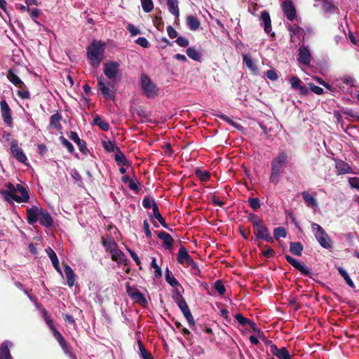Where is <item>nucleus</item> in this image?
<instances>
[{"label":"nucleus","instance_id":"nucleus-1","mask_svg":"<svg viewBox=\"0 0 359 359\" xmlns=\"http://www.w3.org/2000/svg\"><path fill=\"white\" fill-rule=\"evenodd\" d=\"M289 161V156L285 151H280L271 163L270 182L277 184L281 178L284 169Z\"/></svg>","mask_w":359,"mask_h":359},{"label":"nucleus","instance_id":"nucleus-2","mask_svg":"<svg viewBox=\"0 0 359 359\" xmlns=\"http://www.w3.org/2000/svg\"><path fill=\"white\" fill-rule=\"evenodd\" d=\"M105 46L100 41H94L87 48V57L92 67H97L103 58Z\"/></svg>","mask_w":359,"mask_h":359},{"label":"nucleus","instance_id":"nucleus-3","mask_svg":"<svg viewBox=\"0 0 359 359\" xmlns=\"http://www.w3.org/2000/svg\"><path fill=\"white\" fill-rule=\"evenodd\" d=\"M6 190L0 191V194L2 198L6 201L11 203L13 201H16L18 203L22 202V197L17 195V191H19L22 195V184H18L15 187L11 182L6 184Z\"/></svg>","mask_w":359,"mask_h":359},{"label":"nucleus","instance_id":"nucleus-4","mask_svg":"<svg viewBox=\"0 0 359 359\" xmlns=\"http://www.w3.org/2000/svg\"><path fill=\"white\" fill-rule=\"evenodd\" d=\"M311 229L314 231L316 240L323 248L325 249L332 248L331 238L320 225L313 223Z\"/></svg>","mask_w":359,"mask_h":359},{"label":"nucleus","instance_id":"nucleus-5","mask_svg":"<svg viewBox=\"0 0 359 359\" xmlns=\"http://www.w3.org/2000/svg\"><path fill=\"white\" fill-rule=\"evenodd\" d=\"M142 90L148 97H154L158 95V88L157 86L152 82L149 76L142 74L140 77Z\"/></svg>","mask_w":359,"mask_h":359},{"label":"nucleus","instance_id":"nucleus-6","mask_svg":"<svg viewBox=\"0 0 359 359\" xmlns=\"http://www.w3.org/2000/svg\"><path fill=\"white\" fill-rule=\"evenodd\" d=\"M126 292L132 300L140 305L146 307L148 302L144 295L137 288L130 286L129 283H126Z\"/></svg>","mask_w":359,"mask_h":359},{"label":"nucleus","instance_id":"nucleus-7","mask_svg":"<svg viewBox=\"0 0 359 359\" xmlns=\"http://www.w3.org/2000/svg\"><path fill=\"white\" fill-rule=\"evenodd\" d=\"M254 234L255 236V241L262 239L270 243H273V238L271 236L269 229L264 223L254 228Z\"/></svg>","mask_w":359,"mask_h":359},{"label":"nucleus","instance_id":"nucleus-8","mask_svg":"<svg viewBox=\"0 0 359 359\" xmlns=\"http://www.w3.org/2000/svg\"><path fill=\"white\" fill-rule=\"evenodd\" d=\"M311 51L307 46L302 45L298 49L297 60L300 65L308 66L311 61Z\"/></svg>","mask_w":359,"mask_h":359},{"label":"nucleus","instance_id":"nucleus-9","mask_svg":"<svg viewBox=\"0 0 359 359\" xmlns=\"http://www.w3.org/2000/svg\"><path fill=\"white\" fill-rule=\"evenodd\" d=\"M179 309L183 313L184 316L187 319L189 327L194 330L196 334H198V332L197 331V327L195 325V320L194 318L191 313V311L186 302H181L180 304H177Z\"/></svg>","mask_w":359,"mask_h":359},{"label":"nucleus","instance_id":"nucleus-10","mask_svg":"<svg viewBox=\"0 0 359 359\" xmlns=\"http://www.w3.org/2000/svg\"><path fill=\"white\" fill-rule=\"evenodd\" d=\"M97 89L106 98L112 100L114 97L113 86L109 82L105 83L102 77L98 79Z\"/></svg>","mask_w":359,"mask_h":359},{"label":"nucleus","instance_id":"nucleus-11","mask_svg":"<svg viewBox=\"0 0 359 359\" xmlns=\"http://www.w3.org/2000/svg\"><path fill=\"white\" fill-rule=\"evenodd\" d=\"M120 64L118 62H107L104 64V74L109 79H114L118 73Z\"/></svg>","mask_w":359,"mask_h":359},{"label":"nucleus","instance_id":"nucleus-12","mask_svg":"<svg viewBox=\"0 0 359 359\" xmlns=\"http://www.w3.org/2000/svg\"><path fill=\"white\" fill-rule=\"evenodd\" d=\"M216 115L222 120L232 126L235 129L243 132L244 128L238 121H241L240 118L233 117L231 114H216Z\"/></svg>","mask_w":359,"mask_h":359},{"label":"nucleus","instance_id":"nucleus-13","mask_svg":"<svg viewBox=\"0 0 359 359\" xmlns=\"http://www.w3.org/2000/svg\"><path fill=\"white\" fill-rule=\"evenodd\" d=\"M282 10L290 21H292L296 17V9L292 0H285L282 3Z\"/></svg>","mask_w":359,"mask_h":359},{"label":"nucleus","instance_id":"nucleus-14","mask_svg":"<svg viewBox=\"0 0 359 359\" xmlns=\"http://www.w3.org/2000/svg\"><path fill=\"white\" fill-rule=\"evenodd\" d=\"M269 342L271 344L270 351L273 355L279 359H292L291 355L285 347L279 348L276 344H272L271 341Z\"/></svg>","mask_w":359,"mask_h":359},{"label":"nucleus","instance_id":"nucleus-15","mask_svg":"<svg viewBox=\"0 0 359 359\" xmlns=\"http://www.w3.org/2000/svg\"><path fill=\"white\" fill-rule=\"evenodd\" d=\"M41 210V208L36 205H32V208L27 209V221L29 224L34 225L39 221Z\"/></svg>","mask_w":359,"mask_h":359},{"label":"nucleus","instance_id":"nucleus-16","mask_svg":"<svg viewBox=\"0 0 359 359\" xmlns=\"http://www.w3.org/2000/svg\"><path fill=\"white\" fill-rule=\"evenodd\" d=\"M285 257L287 262L296 269H297L302 275L309 276V278H312V273L309 271L308 268L302 265L294 258L292 257L289 255H285Z\"/></svg>","mask_w":359,"mask_h":359},{"label":"nucleus","instance_id":"nucleus-17","mask_svg":"<svg viewBox=\"0 0 359 359\" xmlns=\"http://www.w3.org/2000/svg\"><path fill=\"white\" fill-rule=\"evenodd\" d=\"M177 259L180 264H186L187 266L193 264V262H194L193 258L188 253L187 248L184 246L180 247Z\"/></svg>","mask_w":359,"mask_h":359},{"label":"nucleus","instance_id":"nucleus-18","mask_svg":"<svg viewBox=\"0 0 359 359\" xmlns=\"http://www.w3.org/2000/svg\"><path fill=\"white\" fill-rule=\"evenodd\" d=\"M290 83L291 87L295 90L299 91L302 95H307L309 90L307 87L303 84L302 81L297 76H292L290 79Z\"/></svg>","mask_w":359,"mask_h":359},{"label":"nucleus","instance_id":"nucleus-19","mask_svg":"<svg viewBox=\"0 0 359 359\" xmlns=\"http://www.w3.org/2000/svg\"><path fill=\"white\" fill-rule=\"evenodd\" d=\"M69 137L77 144L79 151L83 154L86 155L89 152V149L87 148L86 142L80 139L78 134L76 132L71 131Z\"/></svg>","mask_w":359,"mask_h":359},{"label":"nucleus","instance_id":"nucleus-20","mask_svg":"<svg viewBox=\"0 0 359 359\" xmlns=\"http://www.w3.org/2000/svg\"><path fill=\"white\" fill-rule=\"evenodd\" d=\"M158 238L163 241V246L168 250H172L173 249L174 239L172 237L165 231H160L157 234Z\"/></svg>","mask_w":359,"mask_h":359},{"label":"nucleus","instance_id":"nucleus-21","mask_svg":"<svg viewBox=\"0 0 359 359\" xmlns=\"http://www.w3.org/2000/svg\"><path fill=\"white\" fill-rule=\"evenodd\" d=\"M259 20L260 25L263 26L265 32L269 34L272 31L269 13L265 11H262Z\"/></svg>","mask_w":359,"mask_h":359},{"label":"nucleus","instance_id":"nucleus-22","mask_svg":"<svg viewBox=\"0 0 359 359\" xmlns=\"http://www.w3.org/2000/svg\"><path fill=\"white\" fill-rule=\"evenodd\" d=\"M39 222L41 225L50 228L53 225V219L51 215L42 208L39 216Z\"/></svg>","mask_w":359,"mask_h":359},{"label":"nucleus","instance_id":"nucleus-23","mask_svg":"<svg viewBox=\"0 0 359 359\" xmlns=\"http://www.w3.org/2000/svg\"><path fill=\"white\" fill-rule=\"evenodd\" d=\"M18 73L19 71L16 69V68H11L8 71L7 78L9 80V81L14 84L15 86L20 87V85L22 84V81L18 76Z\"/></svg>","mask_w":359,"mask_h":359},{"label":"nucleus","instance_id":"nucleus-24","mask_svg":"<svg viewBox=\"0 0 359 359\" xmlns=\"http://www.w3.org/2000/svg\"><path fill=\"white\" fill-rule=\"evenodd\" d=\"M111 260L119 264L127 265L128 259L125 254L118 248L111 253Z\"/></svg>","mask_w":359,"mask_h":359},{"label":"nucleus","instance_id":"nucleus-25","mask_svg":"<svg viewBox=\"0 0 359 359\" xmlns=\"http://www.w3.org/2000/svg\"><path fill=\"white\" fill-rule=\"evenodd\" d=\"M27 11L30 17V18L38 25H41V23L37 20L40 17L42 11L41 9L38 8L37 6L35 7H26L24 6V11Z\"/></svg>","mask_w":359,"mask_h":359},{"label":"nucleus","instance_id":"nucleus-26","mask_svg":"<svg viewBox=\"0 0 359 359\" xmlns=\"http://www.w3.org/2000/svg\"><path fill=\"white\" fill-rule=\"evenodd\" d=\"M62 117L60 116V114H53V116H51L50 118V123L48 126V128H55L58 132H60L61 134L62 133V125L60 123V120Z\"/></svg>","mask_w":359,"mask_h":359},{"label":"nucleus","instance_id":"nucleus-27","mask_svg":"<svg viewBox=\"0 0 359 359\" xmlns=\"http://www.w3.org/2000/svg\"><path fill=\"white\" fill-rule=\"evenodd\" d=\"M153 114H137V117H135V120L137 123H150L157 124L159 123L155 118H153Z\"/></svg>","mask_w":359,"mask_h":359},{"label":"nucleus","instance_id":"nucleus-28","mask_svg":"<svg viewBox=\"0 0 359 359\" xmlns=\"http://www.w3.org/2000/svg\"><path fill=\"white\" fill-rule=\"evenodd\" d=\"M101 243L105 248L106 251L109 252L110 254L118 248V245L113 237H109L107 239L102 237Z\"/></svg>","mask_w":359,"mask_h":359},{"label":"nucleus","instance_id":"nucleus-29","mask_svg":"<svg viewBox=\"0 0 359 359\" xmlns=\"http://www.w3.org/2000/svg\"><path fill=\"white\" fill-rule=\"evenodd\" d=\"M46 252L48 255L50 259L51 260L53 266H54L55 270L59 273H62L61 269L60 268L59 259L55 251L51 248L48 247V248L46 249Z\"/></svg>","mask_w":359,"mask_h":359},{"label":"nucleus","instance_id":"nucleus-30","mask_svg":"<svg viewBox=\"0 0 359 359\" xmlns=\"http://www.w3.org/2000/svg\"><path fill=\"white\" fill-rule=\"evenodd\" d=\"M289 31L290 32V35L292 39L294 36H297L299 41H304V30L299 26L297 25H290Z\"/></svg>","mask_w":359,"mask_h":359},{"label":"nucleus","instance_id":"nucleus-31","mask_svg":"<svg viewBox=\"0 0 359 359\" xmlns=\"http://www.w3.org/2000/svg\"><path fill=\"white\" fill-rule=\"evenodd\" d=\"M64 271L67 279V284L72 287L75 283L76 275L72 269L67 264H64Z\"/></svg>","mask_w":359,"mask_h":359},{"label":"nucleus","instance_id":"nucleus-32","mask_svg":"<svg viewBox=\"0 0 359 359\" xmlns=\"http://www.w3.org/2000/svg\"><path fill=\"white\" fill-rule=\"evenodd\" d=\"M302 198L308 207L316 208L318 205L316 199L308 191H304L302 193Z\"/></svg>","mask_w":359,"mask_h":359},{"label":"nucleus","instance_id":"nucleus-33","mask_svg":"<svg viewBox=\"0 0 359 359\" xmlns=\"http://www.w3.org/2000/svg\"><path fill=\"white\" fill-rule=\"evenodd\" d=\"M153 216L161 223V224L164 228L168 229V226L167 223L165 222V219L161 215L158 205L156 203V201H153Z\"/></svg>","mask_w":359,"mask_h":359},{"label":"nucleus","instance_id":"nucleus-34","mask_svg":"<svg viewBox=\"0 0 359 359\" xmlns=\"http://www.w3.org/2000/svg\"><path fill=\"white\" fill-rule=\"evenodd\" d=\"M187 55L191 60L201 62V53L196 48V47H189L186 50Z\"/></svg>","mask_w":359,"mask_h":359},{"label":"nucleus","instance_id":"nucleus-35","mask_svg":"<svg viewBox=\"0 0 359 359\" xmlns=\"http://www.w3.org/2000/svg\"><path fill=\"white\" fill-rule=\"evenodd\" d=\"M167 6L170 13L178 18L180 16L178 0H167Z\"/></svg>","mask_w":359,"mask_h":359},{"label":"nucleus","instance_id":"nucleus-36","mask_svg":"<svg viewBox=\"0 0 359 359\" xmlns=\"http://www.w3.org/2000/svg\"><path fill=\"white\" fill-rule=\"evenodd\" d=\"M165 280L168 283H169L172 287H180V288L184 291V288L180 285L179 281L172 275L169 269L167 267L165 271Z\"/></svg>","mask_w":359,"mask_h":359},{"label":"nucleus","instance_id":"nucleus-37","mask_svg":"<svg viewBox=\"0 0 359 359\" xmlns=\"http://www.w3.org/2000/svg\"><path fill=\"white\" fill-rule=\"evenodd\" d=\"M303 250V245L300 242H291L290 243V251L294 255L301 256Z\"/></svg>","mask_w":359,"mask_h":359},{"label":"nucleus","instance_id":"nucleus-38","mask_svg":"<svg viewBox=\"0 0 359 359\" xmlns=\"http://www.w3.org/2000/svg\"><path fill=\"white\" fill-rule=\"evenodd\" d=\"M187 24L189 29L191 31H196L199 28L201 22L196 17L189 15L187 18Z\"/></svg>","mask_w":359,"mask_h":359},{"label":"nucleus","instance_id":"nucleus-39","mask_svg":"<svg viewBox=\"0 0 359 359\" xmlns=\"http://www.w3.org/2000/svg\"><path fill=\"white\" fill-rule=\"evenodd\" d=\"M243 63L246 65V67L252 72H257V67L250 55L247 54L243 55Z\"/></svg>","mask_w":359,"mask_h":359},{"label":"nucleus","instance_id":"nucleus-40","mask_svg":"<svg viewBox=\"0 0 359 359\" xmlns=\"http://www.w3.org/2000/svg\"><path fill=\"white\" fill-rule=\"evenodd\" d=\"M11 152L13 155L20 162L22 163V151L20 148L18 144L15 142H12L11 147Z\"/></svg>","mask_w":359,"mask_h":359},{"label":"nucleus","instance_id":"nucleus-41","mask_svg":"<svg viewBox=\"0 0 359 359\" xmlns=\"http://www.w3.org/2000/svg\"><path fill=\"white\" fill-rule=\"evenodd\" d=\"M7 341H4L0 348V359H11Z\"/></svg>","mask_w":359,"mask_h":359},{"label":"nucleus","instance_id":"nucleus-42","mask_svg":"<svg viewBox=\"0 0 359 359\" xmlns=\"http://www.w3.org/2000/svg\"><path fill=\"white\" fill-rule=\"evenodd\" d=\"M196 177L203 182H208L210 179V173L207 170H202L200 168H197L195 170Z\"/></svg>","mask_w":359,"mask_h":359},{"label":"nucleus","instance_id":"nucleus-43","mask_svg":"<svg viewBox=\"0 0 359 359\" xmlns=\"http://www.w3.org/2000/svg\"><path fill=\"white\" fill-rule=\"evenodd\" d=\"M114 158L118 164L126 165L128 163V160L126 159V156L121 152L118 147H116V154Z\"/></svg>","mask_w":359,"mask_h":359},{"label":"nucleus","instance_id":"nucleus-44","mask_svg":"<svg viewBox=\"0 0 359 359\" xmlns=\"http://www.w3.org/2000/svg\"><path fill=\"white\" fill-rule=\"evenodd\" d=\"M184 291L180 288V287H175L174 290V294L172 295V298L177 304H180L181 302H184L185 299L182 296V293Z\"/></svg>","mask_w":359,"mask_h":359},{"label":"nucleus","instance_id":"nucleus-45","mask_svg":"<svg viewBox=\"0 0 359 359\" xmlns=\"http://www.w3.org/2000/svg\"><path fill=\"white\" fill-rule=\"evenodd\" d=\"M138 347L140 352V356L142 359H154L151 353L146 349L143 343L141 341H138L137 342Z\"/></svg>","mask_w":359,"mask_h":359},{"label":"nucleus","instance_id":"nucleus-46","mask_svg":"<svg viewBox=\"0 0 359 359\" xmlns=\"http://www.w3.org/2000/svg\"><path fill=\"white\" fill-rule=\"evenodd\" d=\"M337 270H338L339 274L344 278V279L346 281V283H347V285L350 287L354 288L355 284L353 282V280H351V278H350L347 271L345 269H344L342 267H339Z\"/></svg>","mask_w":359,"mask_h":359},{"label":"nucleus","instance_id":"nucleus-47","mask_svg":"<svg viewBox=\"0 0 359 359\" xmlns=\"http://www.w3.org/2000/svg\"><path fill=\"white\" fill-rule=\"evenodd\" d=\"M93 123L98 126L103 131H108L109 129L108 123L102 120L99 116H96L94 118Z\"/></svg>","mask_w":359,"mask_h":359},{"label":"nucleus","instance_id":"nucleus-48","mask_svg":"<svg viewBox=\"0 0 359 359\" xmlns=\"http://www.w3.org/2000/svg\"><path fill=\"white\" fill-rule=\"evenodd\" d=\"M235 318L239 323V324L241 325L242 326H246V325L252 326V325H255V323L254 322H252L250 320L246 318L241 313H237L235 316Z\"/></svg>","mask_w":359,"mask_h":359},{"label":"nucleus","instance_id":"nucleus-49","mask_svg":"<svg viewBox=\"0 0 359 359\" xmlns=\"http://www.w3.org/2000/svg\"><path fill=\"white\" fill-rule=\"evenodd\" d=\"M248 221L252 224L254 228L264 223L262 219L254 213H249Z\"/></svg>","mask_w":359,"mask_h":359},{"label":"nucleus","instance_id":"nucleus-50","mask_svg":"<svg viewBox=\"0 0 359 359\" xmlns=\"http://www.w3.org/2000/svg\"><path fill=\"white\" fill-rule=\"evenodd\" d=\"M287 236V231L284 227L279 226L273 230V238L278 240L280 238H285Z\"/></svg>","mask_w":359,"mask_h":359},{"label":"nucleus","instance_id":"nucleus-51","mask_svg":"<svg viewBox=\"0 0 359 359\" xmlns=\"http://www.w3.org/2000/svg\"><path fill=\"white\" fill-rule=\"evenodd\" d=\"M322 6L324 11L328 13H333L335 9L334 5L329 0H323Z\"/></svg>","mask_w":359,"mask_h":359},{"label":"nucleus","instance_id":"nucleus-52","mask_svg":"<svg viewBox=\"0 0 359 359\" xmlns=\"http://www.w3.org/2000/svg\"><path fill=\"white\" fill-rule=\"evenodd\" d=\"M143 11L145 13H149L154 9L152 0H140Z\"/></svg>","mask_w":359,"mask_h":359},{"label":"nucleus","instance_id":"nucleus-53","mask_svg":"<svg viewBox=\"0 0 359 359\" xmlns=\"http://www.w3.org/2000/svg\"><path fill=\"white\" fill-rule=\"evenodd\" d=\"M59 139H60L61 144L65 147L67 148V149L68 150V151L69 153L72 154L74 151V147L73 144L69 141H68L62 135H61Z\"/></svg>","mask_w":359,"mask_h":359},{"label":"nucleus","instance_id":"nucleus-54","mask_svg":"<svg viewBox=\"0 0 359 359\" xmlns=\"http://www.w3.org/2000/svg\"><path fill=\"white\" fill-rule=\"evenodd\" d=\"M151 266L155 269L154 276L156 278H160L162 276V271L160 266L156 263V259L155 257H152Z\"/></svg>","mask_w":359,"mask_h":359},{"label":"nucleus","instance_id":"nucleus-55","mask_svg":"<svg viewBox=\"0 0 359 359\" xmlns=\"http://www.w3.org/2000/svg\"><path fill=\"white\" fill-rule=\"evenodd\" d=\"M214 288L218 292L220 295H224L226 289L222 280H217L214 283Z\"/></svg>","mask_w":359,"mask_h":359},{"label":"nucleus","instance_id":"nucleus-56","mask_svg":"<svg viewBox=\"0 0 359 359\" xmlns=\"http://www.w3.org/2000/svg\"><path fill=\"white\" fill-rule=\"evenodd\" d=\"M248 204L253 210H257L261 207L260 201L258 198H249Z\"/></svg>","mask_w":359,"mask_h":359},{"label":"nucleus","instance_id":"nucleus-57","mask_svg":"<svg viewBox=\"0 0 359 359\" xmlns=\"http://www.w3.org/2000/svg\"><path fill=\"white\" fill-rule=\"evenodd\" d=\"M43 317L46 324L48 325V326L49 327V328L51 330H53L54 329H55L54 324H53V321L51 319V318L49 316L47 311H46V310L43 311Z\"/></svg>","mask_w":359,"mask_h":359},{"label":"nucleus","instance_id":"nucleus-58","mask_svg":"<svg viewBox=\"0 0 359 359\" xmlns=\"http://www.w3.org/2000/svg\"><path fill=\"white\" fill-rule=\"evenodd\" d=\"M102 145L104 149L108 152H113L116 151V147L115 144L110 140L108 141H103Z\"/></svg>","mask_w":359,"mask_h":359},{"label":"nucleus","instance_id":"nucleus-59","mask_svg":"<svg viewBox=\"0 0 359 359\" xmlns=\"http://www.w3.org/2000/svg\"><path fill=\"white\" fill-rule=\"evenodd\" d=\"M175 42L177 43L178 46L180 47H187L189 44V41L188 39L184 36H178L177 37Z\"/></svg>","mask_w":359,"mask_h":359},{"label":"nucleus","instance_id":"nucleus-60","mask_svg":"<svg viewBox=\"0 0 359 359\" xmlns=\"http://www.w3.org/2000/svg\"><path fill=\"white\" fill-rule=\"evenodd\" d=\"M348 182L351 188L359 191V177H353L348 179Z\"/></svg>","mask_w":359,"mask_h":359},{"label":"nucleus","instance_id":"nucleus-61","mask_svg":"<svg viewBox=\"0 0 359 359\" xmlns=\"http://www.w3.org/2000/svg\"><path fill=\"white\" fill-rule=\"evenodd\" d=\"M189 266H190L191 273L192 275L195 276H201L200 269L195 262H193V264H190Z\"/></svg>","mask_w":359,"mask_h":359},{"label":"nucleus","instance_id":"nucleus-62","mask_svg":"<svg viewBox=\"0 0 359 359\" xmlns=\"http://www.w3.org/2000/svg\"><path fill=\"white\" fill-rule=\"evenodd\" d=\"M153 201H155L151 200L149 196H146L142 201V205L146 209L153 208Z\"/></svg>","mask_w":359,"mask_h":359},{"label":"nucleus","instance_id":"nucleus-63","mask_svg":"<svg viewBox=\"0 0 359 359\" xmlns=\"http://www.w3.org/2000/svg\"><path fill=\"white\" fill-rule=\"evenodd\" d=\"M127 30L130 32L131 36H136V35L140 34V29L132 24L128 25Z\"/></svg>","mask_w":359,"mask_h":359},{"label":"nucleus","instance_id":"nucleus-64","mask_svg":"<svg viewBox=\"0 0 359 359\" xmlns=\"http://www.w3.org/2000/svg\"><path fill=\"white\" fill-rule=\"evenodd\" d=\"M309 85L311 90L315 94L320 95L324 93V90L322 88L317 86L313 83H309Z\"/></svg>","mask_w":359,"mask_h":359}]
</instances>
